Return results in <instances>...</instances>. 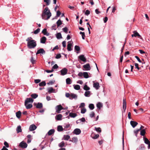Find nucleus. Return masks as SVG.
I'll use <instances>...</instances> for the list:
<instances>
[{"label": "nucleus", "instance_id": "20e7f679", "mask_svg": "<svg viewBox=\"0 0 150 150\" xmlns=\"http://www.w3.org/2000/svg\"><path fill=\"white\" fill-rule=\"evenodd\" d=\"M33 99L32 98H27L25 101V105H27L29 103H33Z\"/></svg>", "mask_w": 150, "mask_h": 150}, {"label": "nucleus", "instance_id": "9d476101", "mask_svg": "<svg viewBox=\"0 0 150 150\" xmlns=\"http://www.w3.org/2000/svg\"><path fill=\"white\" fill-rule=\"evenodd\" d=\"M37 128V127L34 124H32L30 125L29 127V129L30 131H33L34 130Z\"/></svg>", "mask_w": 150, "mask_h": 150}, {"label": "nucleus", "instance_id": "ea45409f", "mask_svg": "<svg viewBox=\"0 0 150 150\" xmlns=\"http://www.w3.org/2000/svg\"><path fill=\"white\" fill-rule=\"evenodd\" d=\"M77 138L76 137H74L72 138V140H70V141H71L73 142H77Z\"/></svg>", "mask_w": 150, "mask_h": 150}, {"label": "nucleus", "instance_id": "4d7b16f0", "mask_svg": "<svg viewBox=\"0 0 150 150\" xmlns=\"http://www.w3.org/2000/svg\"><path fill=\"white\" fill-rule=\"evenodd\" d=\"M58 66L57 65V64H54L53 66L52 67V69H57V68H58Z\"/></svg>", "mask_w": 150, "mask_h": 150}, {"label": "nucleus", "instance_id": "39448f33", "mask_svg": "<svg viewBox=\"0 0 150 150\" xmlns=\"http://www.w3.org/2000/svg\"><path fill=\"white\" fill-rule=\"evenodd\" d=\"M68 70L67 69L65 68H63L60 71L61 75H64L67 74Z\"/></svg>", "mask_w": 150, "mask_h": 150}, {"label": "nucleus", "instance_id": "e2e57ef3", "mask_svg": "<svg viewBox=\"0 0 150 150\" xmlns=\"http://www.w3.org/2000/svg\"><path fill=\"white\" fill-rule=\"evenodd\" d=\"M41 81V80L39 79H35L34 82L36 83H39Z\"/></svg>", "mask_w": 150, "mask_h": 150}, {"label": "nucleus", "instance_id": "58836bf2", "mask_svg": "<svg viewBox=\"0 0 150 150\" xmlns=\"http://www.w3.org/2000/svg\"><path fill=\"white\" fill-rule=\"evenodd\" d=\"M71 80L69 78H68L66 79V83L67 84H70L71 83Z\"/></svg>", "mask_w": 150, "mask_h": 150}, {"label": "nucleus", "instance_id": "a878e982", "mask_svg": "<svg viewBox=\"0 0 150 150\" xmlns=\"http://www.w3.org/2000/svg\"><path fill=\"white\" fill-rule=\"evenodd\" d=\"M16 116L18 118H19L21 115V112L20 111H18L16 113Z\"/></svg>", "mask_w": 150, "mask_h": 150}, {"label": "nucleus", "instance_id": "f704fd0d", "mask_svg": "<svg viewBox=\"0 0 150 150\" xmlns=\"http://www.w3.org/2000/svg\"><path fill=\"white\" fill-rule=\"evenodd\" d=\"M39 86H44L46 85V83L45 81H42L39 84Z\"/></svg>", "mask_w": 150, "mask_h": 150}, {"label": "nucleus", "instance_id": "a18cd8bd", "mask_svg": "<svg viewBox=\"0 0 150 150\" xmlns=\"http://www.w3.org/2000/svg\"><path fill=\"white\" fill-rule=\"evenodd\" d=\"M83 89L85 90H86V91H88V90H89L90 89V88L89 87H88V86L86 85H85L84 86V87H83Z\"/></svg>", "mask_w": 150, "mask_h": 150}, {"label": "nucleus", "instance_id": "a211bd4d", "mask_svg": "<svg viewBox=\"0 0 150 150\" xmlns=\"http://www.w3.org/2000/svg\"><path fill=\"white\" fill-rule=\"evenodd\" d=\"M62 115L61 114H59L57 115L55 117V119L58 120H62Z\"/></svg>", "mask_w": 150, "mask_h": 150}, {"label": "nucleus", "instance_id": "3c124183", "mask_svg": "<svg viewBox=\"0 0 150 150\" xmlns=\"http://www.w3.org/2000/svg\"><path fill=\"white\" fill-rule=\"evenodd\" d=\"M44 2L46 3L47 6L49 5L50 4V0H44Z\"/></svg>", "mask_w": 150, "mask_h": 150}, {"label": "nucleus", "instance_id": "bf43d9fd", "mask_svg": "<svg viewBox=\"0 0 150 150\" xmlns=\"http://www.w3.org/2000/svg\"><path fill=\"white\" fill-rule=\"evenodd\" d=\"M95 113L94 112H92L90 115V117L92 118L94 117L95 116Z\"/></svg>", "mask_w": 150, "mask_h": 150}, {"label": "nucleus", "instance_id": "37998d69", "mask_svg": "<svg viewBox=\"0 0 150 150\" xmlns=\"http://www.w3.org/2000/svg\"><path fill=\"white\" fill-rule=\"evenodd\" d=\"M26 107V108L27 109H30L33 106L32 104H29L28 105H25Z\"/></svg>", "mask_w": 150, "mask_h": 150}, {"label": "nucleus", "instance_id": "680f3d73", "mask_svg": "<svg viewBox=\"0 0 150 150\" xmlns=\"http://www.w3.org/2000/svg\"><path fill=\"white\" fill-rule=\"evenodd\" d=\"M134 65L135 68H137L138 70H139L140 69V68L139 67L138 64L137 63H135Z\"/></svg>", "mask_w": 150, "mask_h": 150}, {"label": "nucleus", "instance_id": "6e6552de", "mask_svg": "<svg viewBox=\"0 0 150 150\" xmlns=\"http://www.w3.org/2000/svg\"><path fill=\"white\" fill-rule=\"evenodd\" d=\"M83 67L86 70H90L91 69L90 65L88 63H87L86 64L83 65Z\"/></svg>", "mask_w": 150, "mask_h": 150}, {"label": "nucleus", "instance_id": "7c9ffc66", "mask_svg": "<svg viewBox=\"0 0 150 150\" xmlns=\"http://www.w3.org/2000/svg\"><path fill=\"white\" fill-rule=\"evenodd\" d=\"M57 27H59L60 25L62 24V23L60 19L58 20L56 23Z\"/></svg>", "mask_w": 150, "mask_h": 150}, {"label": "nucleus", "instance_id": "cd10ccee", "mask_svg": "<svg viewBox=\"0 0 150 150\" xmlns=\"http://www.w3.org/2000/svg\"><path fill=\"white\" fill-rule=\"evenodd\" d=\"M77 116V114L76 113L71 112L69 114V116L73 118H74Z\"/></svg>", "mask_w": 150, "mask_h": 150}, {"label": "nucleus", "instance_id": "f257e3e1", "mask_svg": "<svg viewBox=\"0 0 150 150\" xmlns=\"http://www.w3.org/2000/svg\"><path fill=\"white\" fill-rule=\"evenodd\" d=\"M51 13L48 7H46L43 11L42 14V18L44 20H48L51 16Z\"/></svg>", "mask_w": 150, "mask_h": 150}, {"label": "nucleus", "instance_id": "c9c22d12", "mask_svg": "<svg viewBox=\"0 0 150 150\" xmlns=\"http://www.w3.org/2000/svg\"><path fill=\"white\" fill-rule=\"evenodd\" d=\"M56 37L58 39L62 38V37L61 33H58L57 34Z\"/></svg>", "mask_w": 150, "mask_h": 150}, {"label": "nucleus", "instance_id": "b1692460", "mask_svg": "<svg viewBox=\"0 0 150 150\" xmlns=\"http://www.w3.org/2000/svg\"><path fill=\"white\" fill-rule=\"evenodd\" d=\"M54 132V129H51L47 133L49 135H51L53 134Z\"/></svg>", "mask_w": 150, "mask_h": 150}, {"label": "nucleus", "instance_id": "f8f14e48", "mask_svg": "<svg viewBox=\"0 0 150 150\" xmlns=\"http://www.w3.org/2000/svg\"><path fill=\"white\" fill-rule=\"evenodd\" d=\"M45 53V51L42 48H41L38 50L37 52L36 53V55H37L40 54H43Z\"/></svg>", "mask_w": 150, "mask_h": 150}, {"label": "nucleus", "instance_id": "1a4fd4ad", "mask_svg": "<svg viewBox=\"0 0 150 150\" xmlns=\"http://www.w3.org/2000/svg\"><path fill=\"white\" fill-rule=\"evenodd\" d=\"M34 105L36 106V107L37 108L40 109L43 107L42 104V103H38L37 104L34 103Z\"/></svg>", "mask_w": 150, "mask_h": 150}, {"label": "nucleus", "instance_id": "bb28decb", "mask_svg": "<svg viewBox=\"0 0 150 150\" xmlns=\"http://www.w3.org/2000/svg\"><path fill=\"white\" fill-rule=\"evenodd\" d=\"M57 129L58 132H61L63 131V129L62 126L59 125L57 127Z\"/></svg>", "mask_w": 150, "mask_h": 150}, {"label": "nucleus", "instance_id": "e433bc0d", "mask_svg": "<svg viewBox=\"0 0 150 150\" xmlns=\"http://www.w3.org/2000/svg\"><path fill=\"white\" fill-rule=\"evenodd\" d=\"M65 143L64 142L62 141L59 144V146L60 147H63L64 146Z\"/></svg>", "mask_w": 150, "mask_h": 150}, {"label": "nucleus", "instance_id": "13d9d810", "mask_svg": "<svg viewBox=\"0 0 150 150\" xmlns=\"http://www.w3.org/2000/svg\"><path fill=\"white\" fill-rule=\"evenodd\" d=\"M90 13V12L88 10H87L86 11L85 13V15L88 16L89 15Z\"/></svg>", "mask_w": 150, "mask_h": 150}, {"label": "nucleus", "instance_id": "c85d7f7f", "mask_svg": "<svg viewBox=\"0 0 150 150\" xmlns=\"http://www.w3.org/2000/svg\"><path fill=\"white\" fill-rule=\"evenodd\" d=\"M31 96L32 99H35L38 97V95L36 93H33L31 95Z\"/></svg>", "mask_w": 150, "mask_h": 150}, {"label": "nucleus", "instance_id": "8fccbe9b", "mask_svg": "<svg viewBox=\"0 0 150 150\" xmlns=\"http://www.w3.org/2000/svg\"><path fill=\"white\" fill-rule=\"evenodd\" d=\"M144 144H141L139 147V149L140 150H143L144 149Z\"/></svg>", "mask_w": 150, "mask_h": 150}, {"label": "nucleus", "instance_id": "412c9836", "mask_svg": "<svg viewBox=\"0 0 150 150\" xmlns=\"http://www.w3.org/2000/svg\"><path fill=\"white\" fill-rule=\"evenodd\" d=\"M96 106L99 109H100L101 108L103 107V104L100 102H99L97 103Z\"/></svg>", "mask_w": 150, "mask_h": 150}, {"label": "nucleus", "instance_id": "0eeeda50", "mask_svg": "<svg viewBox=\"0 0 150 150\" xmlns=\"http://www.w3.org/2000/svg\"><path fill=\"white\" fill-rule=\"evenodd\" d=\"M19 145L22 148H25L27 147L28 145L25 142L23 141H22L20 143Z\"/></svg>", "mask_w": 150, "mask_h": 150}, {"label": "nucleus", "instance_id": "09e8293b", "mask_svg": "<svg viewBox=\"0 0 150 150\" xmlns=\"http://www.w3.org/2000/svg\"><path fill=\"white\" fill-rule=\"evenodd\" d=\"M62 30L65 33H67L68 31V29L67 27H65L62 29Z\"/></svg>", "mask_w": 150, "mask_h": 150}, {"label": "nucleus", "instance_id": "4c0bfd02", "mask_svg": "<svg viewBox=\"0 0 150 150\" xmlns=\"http://www.w3.org/2000/svg\"><path fill=\"white\" fill-rule=\"evenodd\" d=\"M90 92L89 91H86L85 92L84 95L86 97H89L90 95Z\"/></svg>", "mask_w": 150, "mask_h": 150}, {"label": "nucleus", "instance_id": "338daca9", "mask_svg": "<svg viewBox=\"0 0 150 150\" xmlns=\"http://www.w3.org/2000/svg\"><path fill=\"white\" fill-rule=\"evenodd\" d=\"M99 136V135L98 134H96L93 137V139H96L98 138Z\"/></svg>", "mask_w": 150, "mask_h": 150}, {"label": "nucleus", "instance_id": "393cba45", "mask_svg": "<svg viewBox=\"0 0 150 150\" xmlns=\"http://www.w3.org/2000/svg\"><path fill=\"white\" fill-rule=\"evenodd\" d=\"M140 131V135L142 136H144L146 133L145 130V129H143Z\"/></svg>", "mask_w": 150, "mask_h": 150}, {"label": "nucleus", "instance_id": "f03ea898", "mask_svg": "<svg viewBox=\"0 0 150 150\" xmlns=\"http://www.w3.org/2000/svg\"><path fill=\"white\" fill-rule=\"evenodd\" d=\"M32 39V38L30 37L28 38L26 40V41L28 42L27 46L30 49L34 48L37 45L36 42Z\"/></svg>", "mask_w": 150, "mask_h": 150}, {"label": "nucleus", "instance_id": "c03bdc74", "mask_svg": "<svg viewBox=\"0 0 150 150\" xmlns=\"http://www.w3.org/2000/svg\"><path fill=\"white\" fill-rule=\"evenodd\" d=\"M40 31V29L39 28H38L36 30H35L33 33L35 34H38Z\"/></svg>", "mask_w": 150, "mask_h": 150}, {"label": "nucleus", "instance_id": "0e129e2a", "mask_svg": "<svg viewBox=\"0 0 150 150\" xmlns=\"http://www.w3.org/2000/svg\"><path fill=\"white\" fill-rule=\"evenodd\" d=\"M61 57V54H59L56 55L55 58L56 59H59V58H60Z\"/></svg>", "mask_w": 150, "mask_h": 150}, {"label": "nucleus", "instance_id": "052dcab7", "mask_svg": "<svg viewBox=\"0 0 150 150\" xmlns=\"http://www.w3.org/2000/svg\"><path fill=\"white\" fill-rule=\"evenodd\" d=\"M4 144L5 146L6 147L8 148L9 147V145L8 143L6 142H5L4 143Z\"/></svg>", "mask_w": 150, "mask_h": 150}, {"label": "nucleus", "instance_id": "49530a36", "mask_svg": "<svg viewBox=\"0 0 150 150\" xmlns=\"http://www.w3.org/2000/svg\"><path fill=\"white\" fill-rule=\"evenodd\" d=\"M75 50L76 51H79L80 50V47L77 45H76L75 46Z\"/></svg>", "mask_w": 150, "mask_h": 150}, {"label": "nucleus", "instance_id": "4468645a", "mask_svg": "<svg viewBox=\"0 0 150 150\" xmlns=\"http://www.w3.org/2000/svg\"><path fill=\"white\" fill-rule=\"evenodd\" d=\"M133 33L134 34V37H136L137 36L138 38H140L141 39H142V36L138 33L136 31H133Z\"/></svg>", "mask_w": 150, "mask_h": 150}, {"label": "nucleus", "instance_id": "864d4df0", "mask_svg": "<svg viewBox=\"0 0 150 150\" xmlns=\"http://www.w3.org/2000/svg\"><path fill=\"white\" fill-rule=\"evenodd\" d=\"M86 109L85 108H83L81 109V113L83 114L86 111Z\"/></svg>", "mask_w": 150, "mask_h": 150}, {"label": "nucleus", "instance_id": "f3484780", "mask_svg": "<svg viewBox=\"0 0 150 150\" xmlns=\"http://www.w3.org/2000/svg\"><path fill=\"white\" fill-rule=\"evenodd\" d=\"M70 41L68 42V44L67 46V49L69 51H71V47L72 46V44L71 43Z\"/></svg>", "mask_w": 150, "mask_h": 150}, {"label": "nucleus", "instance_id": "9b49d317", "mask_svg": "<svg viewBox=\"0 0 150 150\" xmlns=\"http://www.w3.org/2000/svg\"><path fill=\"white\" fill-rule=\"evenodd\" d=\"M81 133V130L79 129L76 128L73 131V133L76 135L80 134Z\"/></svg>", "mask_w": 150, "mask_h": 150}, {"label": "nucleus", "instance_id": "6e6d98bb", "mask_svg": "<svg viewBox=\"0 0 150 150\" xmlns=\"http://www.w3.org/2000/svg\"><path fill=\"white\" fill-rule=\"evenodd\" d=\"M55 81H50L49 82H48L47 83V84L49 85H52L55 82Z\"/></svg>", "mask_w": 150, "mask_h": 150}, {"label": "nucleus", "instance_id": "5fc2aeb1", "mask_svg": "<svg viewBox=\"0 0 150 150\" xmlns=\"http://www.w3.org/2000/svg\"><path fill=\"white\" fill-rule=\"evenodd\" d=\"M140 131L139 129L136 130L135 131H134L135 135L136 137H137V134H138L139 131Z\"/></svg>", "mask_w": 150, "mask_h": 150}, {"label": "nucleus", "instance_id": "2eb2a0df", "mask_svg": "<svg viewBox=\"0 0 150 150\" xmlns=\"http://www.w3.org/2000/svg\"><path fill=\"white\" fill-rule=\"evenodd\" d=\"M126 108V102L125 99L124 98L123 99V109L124 110V111L125 110Z\"/></svg>", "mask_w": 150, "mask_h": 150}, {"label": "nucleus", "instance_id": "473e14b6", "mask_svg": "<svg viewBox=\"0 0 150 150\" xmlns=\"http://www.w3.org/2000/svg\"><path fill=\"white\" fill-rule=\"evenodd\" d=\"M83 77L85 78H88L89 77V76L87 72H83Z\"/></svg>", "mask_w": 150, "mask_h": 150}, {"label": "nucleus", "instance_id": "72a5a7b5", "mask_svg": "<svg viewBox=\"0 0 150 150\" xmlns=\"http://www.w3.org/2000/svg\"><path fill=\"white\" fill-rule=\"evenodd\" d=\"M144 139L145 143L146 144H148L149 145V144L150 143V142L149 141L148 139L146 138H144Z\"/></svg>", "mask_w": 150, "mask_h": 150}, {"label": "nucleus", "instance_id": "603ef678", "mask_svg": "<svg viewBox=\"0 0 150 150\" xmlns=\"http://www.w3.org/2000/svg\"><path fill=\"white\" fill-rule=\"evenodd\" d=\"M95 129L96 130L97 132H101V129L100 127H98V128L95 127Z\"/></svg>", "mask_w": 150, "mask_h": 150}, {"label": "nucleus", "instance_id": "6ab92c4d", "mask_svg": "<svg viewBox=\"0 0 150 150\" xmlns=\"http://www.w3.org/2000/svg\"><path fill=\"white\" fill-rule=\"evenodd\" d=\"M42 33L45 35H46L47 36L49 35V33L47 31V30L46 28H44L42 31Z\"/></svg>", "mask_w": 150, "mask_h": 150}, {"label": "nucleus", "instance_id": "423d86ee", "mask_svg": "<svg viewBox=\"0 0 150 150\" xmlns=\"http://www.w3.org/2000/svg\"><path fill=\"white\" fill-rule=\"evenodd\" d=\"M78 58L81 61L86 62V59L83 54L80 55L79 57Z\"/></svg>", "mask_w": 150, "mask_h": 150}, {"label": "nucleus", "instance_id": "774afa93", "mask_svg": "<svg viewBox=\"0 0 150 150\" xmlns=\"http://www.w3.org/2000/svg\"><path fill=\"white\" fill-rule=\"evenodd\" d=\"M62 44L63 46L64 47H66V42L65 41H63L62 42Z\"/></svg>", "mask_w": 150, "mask_h": 150}, {"label": "nucleus", "instance_id": "aec40b11", "mask_svg": "<svg viewBox=\"0 0 150 150\" xmlns=\"http://www.w3.org/2000/svg\"><path fill=\"white\" fill-rule=\"evenodd\" d=\"M46 40V38L45 37H42L40 39V42L42 43H45Z\"/></svg>", "mask_w": 150, "mask_h": 150}, {"label": "nucleus", "instance_id": "c756f323", "mask_svg": "<svg viewBox=\"0 0 150 150\" xmlns=\"http://www.w3.org/2000/svg\"><path fill=\"white\" fill-rule=\"evenodd\" d=\"M16 131L17 133L22 132V129L21 126L19 125L18 126L16 129Z\"/></svg>", "mask_w": 150, "mask_h": 150}, {"label": "nucleus", "instance_id": "7ed1b4c3", "mask_svg": "<svg viewBox=\"0 0 150 150\" xmlns=\"http://www.w3.org/2000/svg\"><path fill=\"white\" fill-rule=\"evenodd\" d=\"M63 109V108L61 105L57 106L55 107V109L56 110V112L59 113H60V111Z\"/></svg>", "mask_w": 150, "mask_h": 150}, {"label": "nucleus", "instance_id": "79ce46f5", "mask_svg": "<svg viewBox=\"0 0 150 150\" xmlns=\"http://www.w3.org/2000/svg\"><path fill=\"white\" fill-rule=\"evenodd\" d=\"M74 88L76 90H79L80 89V86L78 85H76L74 86Z\"/></svg>", "mask_w": 150, "mask_h": 150}, {"label": "nucleus", "instance_id": "a19ab883", "mask_svg": "<svg viewBox=\"0 0 150 150\" xmlns=\"http://www.w3.org/2000/svg\"><path fill=\"white\" fill-rule=\"evenodd\" d=\"M89 107L91 110H92L94 108V106L93 104H90L89 105Z\"/></svg>", "mask_w": 150, "mask_h": 150}, {"label": "nucleus", "instance_id": "4be33fe9", "mask_svg": "<svg viewBox=\"0 0 150 150\" xmlns=\"http://www.w3.org/2000/svg\"><path fill=\"white\" fill-rule=\"evenodd\" d=\"M77 98L76 95L74 93H71L70 94V97H69V99H72L73 98Z\"/></svg>", "mask_w": 150, "mask_h": 150}, {"label": "nucleus", "instance_id": "2f4dec72", "mask_svg": "<svg viewBox=\"0 0 150 150\" xmlns=\"http://www.w3.org/2000/svg\"><path fill=\"white\" fill-rule=\"evenodd\" d=\"M70 138V136L69 135H64V139L66 140H68Z\"/></svg>", "mask_w": 150, "mask_h": 150}, {"label": "nucleus", "instance_id": "de8ad7c7", "mask_svg": "<svg viewBox=\"0 0 150 150\" xmlns=\"http://www.w3.org/2000/svg\"><path fill=\"white\" fill-rule=\"evenodd\" d=\"M30 61L32 64H34L35 63V60L34 59L33 57L32 56L30 59Z\"/></svg>", "mask_w": 150, "mask_h": 150}, {"label": "nucleus", "instance_id": "dca6fc26", "mask_svg": "<svg viewBox=\"0 0 150 150\" xmlns=\"http://www.w3.org/2000/svg\"><path fill=\"white\" fill-rule=\"evenodd\" d=\"M93 86L96 90L98 89L100 87L99 83L98 82L94 83L93 84Z\"/></svg>", "mask_w": 150, "mask_h": 150}, {"label": "nucleus", "instance_id": "5701e85b", "mask_svg": "<svg viewBox=\"0 0 150 150\" xmlns=\"http://www.w3.org/2000/svg\"><path fill=\"white\" fill-rule=\"evenodd\" d=\"M55 90L53 89L52 87H50L48 88V92L49 93L54 92Z\"/></svg>", "mask_w": 150, "mask_h": 150}, {"label": "nucleus", "instance_id": "69168bd1", "mask_svg": "<svg viewBox=\"0 0 150 150\" xmlns=\"http://www.w3.org/2000/svg\"><path fill=\"white\" fill-rule=\"evenodd\" d=\"M52 29L56 30V25L55 24H54L52 27Z\"/></svg>", "mask_w": 150, "mask_h": 150}, {"label": "nucleus", "instance_id": "ddd939ff", "mask_svg": "<svg viewBox=\"0 0 150 150\" xmlns=\"http://www.w3.org/2000/svg\"><path fill=\"white\" fill-rule=\"evenodd\" d=\"M131 125L133 128L135 127L138 124V123L136 122L131 121L130 122Z\"/></svg>", "mask_w": 150, "mask_h": 150}]
</instances>
